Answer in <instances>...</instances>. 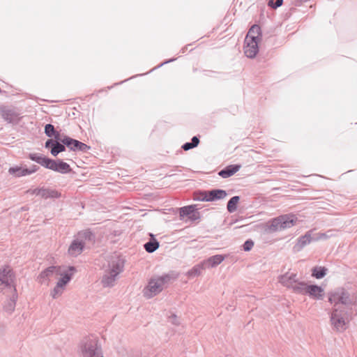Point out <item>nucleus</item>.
Instances as JSON below:
<instances>
[{"label": "nucleus", "mask_w": 357, "mask_h": 357, "mask_svg": "<svg viewBox=\"0 0 357 357\" xmlns=\"http://www.w3.org/2000/svg\"><path fill=\"white\" fill-rule=\"evenodd\" d=\"M124 259L119 255L114 254L107 257V264H104L105 273L102 283L104 287H113L118 275L123 271Z\"/></svg>", "instance_id": "obj_1"}, {"label": "nucleus", "mask_w": 357, "mask_h": 357, "mask_svg": "<svg viewBox=\"0 0 357 357\" xmlns=\"http://www.w3.org/2000/svg\"><path fill=\"white\" fill-rule=\"evenodd\" d=\"M61 142L65 144L70 150L73 151L86 152L90 149V146L77 139H74L68 136H63Z\"/></svg>", "instance_id": "obj_10"}, {"label": "nucleus", "mask_w": 357, "mask_h": 357, "mask_svg": "<svg viewBox=\"0 0 357 357\" xmlns=\"http://www.w3.org/2000/svg\"><path fill=\"white\" fill-rule=\"evenodd\" d=\"M209 202L221 199L227 196V192L223 190H213L208 192Z\"/></svg>", "instance_id": "obj_27"}, {"label": "nucleus", "mask_w": 357, "mask_h": 357, "mask_svg": "<svg viewBox=\"0 0 357 357\" xmlns=\"http://www.w3.org/2000/svg\"><path fill=\"white\" fill-rule=\"evenodd\" d=\"M241 169L240 165H231L219 172L218 174L222 178H228L234 175Z\"/></svg>", "instance_id": "obj_20"}, {"label": "nucleus", "mask_w": 357, "mask_h": 357, "mask_svg": "<svg viewBox=\"0 0 357 357\" xmlns=\"http://www.w3.org/2000/svg\"><path fill=\"white\" fill-rule=\"evenodd\" d=\"M329 301L333 304V307L344 308L351 305L354 301L349 292L344 289H340L332 293L329 296Z\"/></svg>", "instance_id": "obj_6"}, {"label": "nucleus", "mask_w": 357, "mask_h": 357, "mask_svg": "<svg viewBox=\"0 0 357 357\" xmlns=\"http://www.w3.org/2000/svg\"><path fill=\"white\" fill-rule=\"evenodd\" d=\"M76 272L74 266H52L42 271L38 277V281L40 284H49L50 278L53 276H63L68 272Z\"/></svg>", "instance_id": "obj_5"}, {"label": "nucleus", "mask_w": 357, "mask_h": 357, "mask_svg": "<svg viewBox=\"0 0 357 357\" xmlns=\"http://www.w3.org/2000/svg\"><path fill=\"white\" fill-rule=\"evenodd\" d=\"M144 249L149 253H152L155 252L159 247V243L157 240L153 239L152 241H149L146 243L144 245Z\"/></svg>", "instance_id": "obj_31"}, {"label": "nucleus", "mask_w": 357, "mask_h": 357, "mask_svg": "<svg viewBox=\"0 0 357 357\" xmlns=\"http://www.w3.org/2000/svg\"><path fill=\"white\" fill-rule=\"evenodd\" d=\"M224 257L220 255H217L209 257L207 260L202 263V268H212L219 265L223 260Z\"/></svg>", "instance_id": "obj_18"}, {"label": "nucleus", "mask_w": 357, "mask_h": 357, "mask_svg": "<svg viewBox=\"0 0 357 357\" xmlns=\"http://www.w3.org/2000/svg\"><path fill=\"white\" fill-rule=\"evenodd\" d=\"M169 321H171L172 324H176V321H177V317L176 314H173L172 317H170L169 318Z\"/></svg>", "instance_id": "obj_42"}, {"label": "nucleus", "mask_w": 357, "mask_h": 357, "mask_svg": "<svg viewBox=\"0 0 357 357\" xmlns=\"http://www.w3.org/2000/svg\"><path fill=\"white\" fill-rule=\"evenodd\" d=\"M323 289L321 287L314 284H310L307 286L306 295L314 298H320L321 297V293Z\"/></svg>", "instance_id": "obj_23"}, {"label": "nucleus", "mask_w": 357, "mask_h": 357, "mask_svg": "<svg viewBox=\"0 0 357 357\" xmlns=\"http://www.w3.org/2000/svg\"><path fill=\"white\" fill-rule=\"evenodd\" d=\"M84 243L78 238L75 239L68 248V253L73 257L80 255L83 250Z\"/></svg>", "instance_id": "obj_16"}, {"label": "nucleus", "mask_w": 357, "mask_h": 357, "mask_svg": "<svg viewBox=\"0 0 357 357\" xmlns=\"http://www.w3.org/2000/svg\"><path fill=\"white\" fill-rule=\"evenodd\" d=\"M75 273V272L73 271L68 272L61 276V278L58 280L56 286L50 292V295L54 299L57 298L62 295L65 290L66 286L70 281Z\"/></svg>", "instance_id": "obj_8"}, {"label": "nucleus", "mask_w": 357, "mask_h": 357, "mask_svg": "<svg viewBox=\"0 0 357 357\" xmlns=\"http://www.w3.org/2000/svg\"><path fill=\"white\" fill-rule=\"evenodd\" d=\"M47 169L59 172L61 174L68 173L71 171V168L68 163L61 160L56 161L52 159L50 162Z\"/></svg>", "instance_id": "obj_13"}, {"label": "nucleus", "mask_w": 357, "mask_h": 357, "mask_svg": "<svg viewBox=\"0 0 357 357\" xmlns=\"http://www.w3.org/2000/svg\"><path fill=\"white\" fill-rule=\"evenodd\" d=\"M2 116L8 121L11 122L13 119V112L8 109L1 110Z\"/></svg>", "instance_id": "obj_35"}, {"label": "nucleus", "mask_w": 357, "mask_h": 357, "mask_svg": "<svg viewBox=\"0 0 357 357\" xmlns=\"http://www.w3.org/2000/svg\"><path fill=\"white\" fill-rule=\"evenodd\" d=\"M38 167H37L36 165H33L30 169L15 166V167H10L8 169V172L10 174H11L15 177H20V176H24L31 174L36 172L38 170Z\"/></svg>", "instance_id": "obj_14"}, {"label": "nucleus", "mask_w": 357, "mask_h": 357, "mask_svg": "<svg viewBox=\"0 0 357 357\" xmlns=\"http://www.w3.org/2000/svg\"><path fill=\"white\" fill-rule=\"evenodd\" d=\"M45 133L48 137H54L57 139H62L63 137L61 136L60 133L56 131L52 124H47L45 126Z\"/></svg>", "instance_id": "obj_28"}, {"label": "nucleus", "mask_w": 357, "mask_h": 357, "mask_svg": "<svg viewBox=\"0 0 357 357\" xmlns=\"http://www.w3.org/2000/svg\"><path fill=\"white\" fill-rule=\"evenodd\" d=\"M311 233L312 231H309L298 239L296 244L294 247V251H301L305 245L310 244L313 240L317 241L327 237L325 234H319L317 237L312 238Z\"/></svg>", "instance_id": "obj_11"}, {"label": "nucleus", "mask_w": 357, "mask_h": 357, "mask_svg": "<svg viewBox=\"0 0 357 357\" xmlns=\"http://www.w3.org/2000/svg\"><path fill=\"white\" fill-rule=\"evenodd\" d=\"M280 219L282 230L292 227L297 222V218L291 214L280 215Z\"/></svg>", "instance_id": "obj_17"}, {"label": "nucleus", "mask_w": 357, "mask_h": 357, "mask_svg": "<svg viewBox=\"0 0 357 357\" xmlns=\"http://www.w3.org/2000/svg\"><path fill=\"white\" fill-rule=\"evenodd\" d=\"M174 59H170V60H169V61H165V62L162 63L159 66H162L163 64H165V63H169V62H170V61H174Z\"/></svg>", "instance_id": "obj_43"}, {"label": "nucleus", "mask_w": 357, "mask_h": 357, "mask_svg": "<svg viewBox=\"0 0 357 357\" xmlns=\"http://www.w3.org/2000/svg\"><path fill=\"white\" fill-rule=\"evenodd\" d=\"M40 193V197L44 199L58 198L61 196V194L58 191L45 188H41Z\"/></svg>", "instance_id": "obj_25"}, {"label": "nucleus", "mask_w": 357, "mask_h": 357, "mask_svg": "<svg viewBox=\"0 0 357 357\" xmlns=\"http://www.w3.org/2000/svg\"><path fill=\"white\" fill-rule=\"evenodd\" d=\"M195 199L199 201L209 202L208 192H202L196 195Z\"/></svg>", "instance_id": "obj_37"}, {"label": "nucleus", "mask_w": 357, "mask_h": 357, "mask_svg": "<svg viewBox=\"0 0 357 357\" xmlns=\"http://www.w3.org/2000/svg\"><path fill=\"white\" fill-rule=\"evenodd\" d=\"M245 39L256 40L259 41L261 39V27L258 24H253Z\"/></svg>", "instance_id": "obj_19"}, {"label": "nucleus", "mask_w": 357, "mask_h": 357, "mask_svg": "<svg viewBox=\"0 0 357 357\" xmlns=\"http://www.w3.org/2000/svg\"><path fill=\"white\" fill-rule=\"evenodd\" d=\"M206 268L202 267V264L197 266H195L191 271H189V274L192 276L199 275L202 273V271Z\"/></svg>", "instance_id": "obj_36"}, {"label": "nucleus", "mask_w": 357, "mask_h": 357, "mask_svg": "<svg viewBox=\"0 0 357 357\" xmlns=\"http://www.w3.org/2000/svg\"><path fill=\"white\" fill-rule=\"evenodd\" d=\"M283 0H269L268 5L273 8H277L282 4Z\"/></svg>", "instance_id": "obj_38"}, {"label": "nucleus", "mask_w": 357, "mask_h": 357, "mask_svg": "<svg viewBox=\"0 0 357 357\" xmlns=\"http://www.w3.org/2000/svg\"><path fill=\"white\" fill-rule=\"evenodd\" d=\"M199 213L195 208V206L190 205L180 208V222H187L189 220L190 222L199 219ZM181 222H180V225Z\"/></svg>", "instance_id": "obj_9"}, {"label": "nucleus", "mask_w": 357, "mask_h": 357, "mask_svg": "<svg viewBox=\"0 0 357 357\" xmlns=\"http://www.w3.org/2000/svg\"><path fill=\"white\" fill-rule=\"evenodd\" d=\"M178 275V274L176 271H171L159 277L162 281V283H164V286L167 287L169 284L176 280Z\"/></svg>", "instance_id": "obj_21"}, {"label": "nucleus", "mask_w": 357, "mask_h": 357, "mask_svg": "<svg viewBox=\"0 0 357 357\" xmlns=\"http://www.w3.org/2000/svg\"><path fill=\"white\" fill-rule=\"evenodd\" d=\"M57 141V139H50L46 141L45 142V148H50L51 147V149L54 146V144Z\"/></svg>", "instance_id": "obj_40"}, {"label": "nucleus", "mask_w": 357, "mask_h": 357, "mask_svg": "<svg viewBox=\"0 0 357 357\" xmlns=\"http://www.w3.org/2000/svg\"><path fill=\"white\" fill-rule=\"evenodd\" d=\"M41 188H35V189H29L26 191L27 194L30 195H36L37 196H40Z\"/></svg>", "instance_id": "obj_41"}, {"label": "nucleus", "mask_w": 357, "mask_h": 357, "mask_svg": "<svg viewBox=\"0 0 357 357\" xmlns=\"http://www.w3.org/2000/svg\"><path fill=\"white\" fill-rule=\"evenodd\" d=\"M80 357H104L98 337H85L79 344Z\"/></svg>", "instance_id": "obj_2"}, {"label": "nucleus", "mask_w": 357, "mask_h": 357, "mask_svg": "<svg viewBox=\"0 0 357 357\" xmlns=\"http://www.w3.org/2000/svg\"><path fill=\"white\" fill-rule=\"evenodd\" d=\"M30 159L33 161L36 162L37 163L41 165L42 166L45 167V168H47L50 164V162L51 160L50 158L44 157L41 155H38L36 153L31 154L30 155Z\"/></svg>", "instance_id": "obj_26"}, {"label": "nucleus", "mask_w": 357, "mask_h": 357, "mask_svg": "<svg viewBox=\"0 0 357 357\" xmlns=\"http://www.w3.org/2000/svg\"><path fill=\"white\" fill-rule=\"evenodd\" d=\"M254 246V243L252 240L246 241L243 244V250L245 251H250Z\"/></svg>", "instance_id": "obj_39"}, {"label": "nucleus", "mask_w": 357, "mask_h": 357, "mask_svg": "<svg viewBox=\"0 0 357 357\" xmlns=\"http://www.w3.org/2000/svg\"><path fill=\"white\" fill-rule=\"evenodd\" d=\"M165 288L159 276L151 278L143 290L144 296L151 298L160 294Z\"/></svg>", "instance_id": "obj_7"}, {"label": "nucleus", "mask_w": 357, "mask_h": 357, "mask_svg": "<svg viewBox=\"0 0 357 357\" xmlns=\"http://www.w3.org/2000/svg\"><path fill=\"white\" fill-rule=\"evenodd\" d=\"M349 322L348 311L344 308L333 307L331 314V323L334 330L345 331Z\"/></svg>", "instance_id": "obj_4"}, {"label": "nucleus", "mask_w": 357, "mask_h": 357, "mask_svg": "<svg viewBox=\"0 0 357 357\" xmlns=\"http://www.w3.org/2000/svg\"><path fill=\"white\" fill-rule=\"evenodd\" d=\"M66 146L61 142V139H57L54 146L51 149V154L54 156H56L59 153L66 150Z\"/></svg>", "instance_id": "obj_30"}, {"label": "nucleus", "mask_w": 357, "mask_h": 357, "mask_svg": "<svg viewBox=\"0 0 357 357\" xmlns=\"http://www.w3.org/2000/svg\"><path fill=\"white\" fill-rule=\"evenodd\" d=\"M259 41L256 40L245 39L244 54L248 58H255L259 52L258 43Z\"/></svg>", "instance_id": "obj_12"}, {"label": "nucleus", "mask_w": 357, "mask_h": 357, "mask_svg": "<svg viewBox=\"0 0 357 357\" xmlns=\"http://www.w3.org/2000/svg\"><path fill=\"white\" fill-rule=\"evenodd\" d=\"M281 220L282 219H280V216L272 219L268 222L267 230L269 232H275V231H278L282 230V224H281Z\"/></svg>", "instance_id": "obj_24"}, {"label": "nucleus", "mask_w": 357, "mask_h": 357, "mask_svg": "<svg viewBox=\"0 0 357 357\" xmlns=\"http://www.w3.org/2000/svg\"><path fill=\"white\" fill-rule=\"evenodd\" d=\"M307 286V283L298 280L291 289L296 294L306 295Z\"/></svg>", "instance_id": "obj_29"}, {"label": "nucleus", "mask_w": 357, "mask_h": 357, "mask_svg": "<svg viewBox=\"0 0 357 357\" xmlns=\"http://www.w3.org/2000/svg\"><path fill=\"white\" fill-rule=\"evenodd\" d=\"M12 293V296L6 301L3 305L4 310L10 314L14 311L15 308L16 301L17 299V294L16 291Z\"/></svg>", "instance_id": "obj_22"}, {"label": "nucleus", "mask_w": 357, "mask_h": 357, "mask_svg": "<svg viewBox=\"0 0 357 357\" xmlns=\"http://www.w3.org/2000/svg\"><path fill=\"white\" fill-rule=\"evenodd\" d=\"M312 275L317 279L323 278L326 275L327 269L324 267L316 266L312 269Z\"/></svg>", "instance_id": "obj_32"}, {"label": "nucleus", "mask_w": 357, "mask_h": 357, "mask_svg": "<svg viewBox=\"0 0 357 357\" xmlns=\"http://www.w3.org/2000/svg\"><path fill=\"white\" fill-rule=\"evenodd\" d=\"M199 143V139L197 136H194L192 139L191 142H186L182 146V149L185 151H188L190 149H192L195 147H197Z\"/></svg>", "instance_id": "obj_34"}, {"label": "nucleus", "mask_w": 357, "mask_h": 357, "mask_svg": "<svg viewBox=\"0 0 357 357\" xmlns=\"http://www.w3.org/2000/svg\"><path fill=\"white\" fill-rule=\"evenodd\" d=\"M240 199V197L238 196H234L231 197L229 201L227 203V210L230 213H233L236 211L237 208V204Z\"/></svg>", "instance_id": "obj_33"}, {"label": "nucleus", "mask_w": 357, "mask_h": 357, "mask_svg": "<svg viewBox=\"0 0 357 357\" xmlns=\"http://www.w3.org/2000/svg\"><path fill=\"white\" fill-rule=\"evenodd\" d=\"M16 291L15 275L12 268L4 265L0 268V291L6 294V291Z\"/></svg>", "instance_id": "obj_3"}, {"label": "nucleus", "mask_w": 357, "mask_h": 357, "mask_svg": "<svg viewBox=\"0 0 357 357\" xmlns=\"http://www.w3.org/2000/svg\"><path fill=\"white\" fill-rule=\"evenodd\" d=\"M298 280L296 274L289 273L281 275L279 278V282L289 289H292Z\"/></svg>", "instance_id": "obj_15"}]
</instances>
